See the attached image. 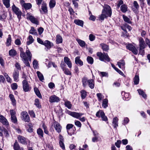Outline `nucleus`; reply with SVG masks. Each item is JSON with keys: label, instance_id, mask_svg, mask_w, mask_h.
<instances>
[{"label": "nucleus", "instance_id": "nucleus-38", "mask_svg": "<svg viewBox=\"0 0 150 150\" xmlns=\"http://www.w3.org/2000/svg\"><path fill=\"white\" fill-rule=\"evenodd\" d=\"M139 76L137 75H136L134 78V82L135 84L137 85L139 83Z\"/></svg>", "mask_w": 150, "mask_h": 150}, {"label": "nucleus", "instance_id": "nucleus-26", "mask_svg": "<svg viewBox=\"0 0 150 150\" xmlns=\"http://www.w3.org/2000/svg\"><path fill=\"white\" fill-rule=\"evenodd\" d=\"M64 105L68 109H70L71 108L72 105L70 101L67 100L65 101Z\"/></svg>", "mask_w": 150, "mask_h": 150}, {"label": "nucleus", "instance_id": "nucleus-63", "mask_svg": "<svg viewBox=\"0 0 150 150\" xmlns=\"http://www.w3.org/2000/svg\"><path fill=\"white\" fill-rule=\"evenodd\" d=\"M29 113L30 115L33 117H35V114L33 110H30L29 111Z\"/></svg>", "mask_w": 150, "mask_h": 150}, {"label": "nucleus", "instance_id": "nucleus-57", "mask_svg": "<svg viewBox=\"0 0 150 150\" xmlns=\"http://www.w3.org/2000/svg\"><path fill=\"white\" fill-rule=\"evenodd\" d=\"M11 88L13 90H16L18 87V85L16 83H14L12 84L11 85Z\"/></svg>", "mask_w": 150, "mask_h": 150}, {"label": "nucleus", "instance_id": "nucleus-1", "mask_svg": "<svg viewBox=\"0 0 150 150\" xmlns=\"http://www.w3.org/2000/svg\"><path fill=\"white\" fill-rule=\"evenodd\" d=\"M21 57L24 63L26 66L30 67V64L28 62V60L30 61L32 57V54L29 51L28 48L27 47L26 49L25 53L23 51V49L21 48H20Z\"/></svg>", "mask_w": 150, "mask_h": 150}, {"label": "nucleus", "instance_id": "nucleus-48", "mask_svg": "<svg viewBox=\"0 0 150 150\" xmlns=\"http://www.w3.org/2000/svg\"><path fill=\"white\" fill-rule=\"evenodd\" d=\"M133 6L136 10H137L139 8V6L136 1H134L133 3Z\"/></svg>", "mask_w": 150, "mask_h": 150}, {"label": "nucleus", "instance_id": "nucleus-5", "mask_svg": "<svg viewBox=\"0 0 150 150\" xmlns=\"http://www.w3.org/2000/svg\"><path fill=\"white\" fill-rule=\"evenodd\" d=\"M23 88V91L25 92H28L30 91L31 88L30 87L28 83L27 80L24 79L22 81Z\"/></svg>", "mask_w": 150, "mask_h": 150}, {"label": "nucleus", "instance_id": "nucleus-43", "mask_svg": "<svg viewBox=\"0 0 150 150\" xmlns=\"http://www.w3.org/2000/svg\"><path fill=\"white\" fill-rule=\"evenodd\" d=\"M81 97L82 98H85L87 95L86 91L85 90H83L81 91Z\"/></svg>", "mask_w": 150, "mask_h": 150}, {"label": "nucleus", "instance_id": "nucleus-30", "mask_svg": "<svg viewBox=\"0 0 150 150\" xmlns=\"http://www.w3.org/2000/svg\"><path fill=\"white\" fill-rule=\"evenodd\" d=\"M100 115L101 117L102 120L104 121H107L108 120V118L106 116H105L104 112L103 111H101L100 112Z\"/></svg>", "mask_w": 150, "mask_h": 150}, {"label": "nucleus", "instance_id": "nucleus-54", "mask_svg": "<svg viewBox=\"0 0 150 150\" xmlns=\"http://www.w3.org/2000/svg\"><path fill=\"white\" fill-rule=\"evenodd\" d=\"M63 141L61 140H60L59 141V144L60 146L63 149H65L64 144L63 142Z\"/></svg>", "mask_w": 150, "mask_h": 150}, {"label": "nucleus", "instance_id": "nucleus-18", "mask_svg": "<svg viewBox=\"0 0 150 150\" xmlns=\"http://www.w3.org/2000/svg\"><path fill=\"white\" fill-rule=\"evenodd\" d=\"M9 97L12 102V105L15 106L16 104V101L14 97V96L12 94H10Z\"/></svg>", "mask_w": 150, "mask_h": 150}, {"label": "nucleus", "instance_id": "nucleus-24", "mask_svg": "<svg viewBox=\"0 0 150 150\" xmlns=\"http://www.w3.org/2000/svg\"><path fill=\"white\" fill-rule=\"evenodd\" d=\"M100 45L104 51H107L108 50L109 47L108 45L104 43H101L100 44Z\"/></svg>", "mask_w": 150, "mask_h": 150}, {"label": "nucleus", "instance_id": "nucleus-31", "mask_svg": "<svg viewBox=\"0 0 150 150\" xmlns=\"http://www.w3.org/2000/svg\"><path fill=\"white\" fill-rule=\"evenodd\" d=\"M37 133L40 137H43V132L41 128H39L37 130Z\"/></svg>", "mask_w": 150, "mask_h": 150}, {"label": "nucleus", "instance_id": "nucleus-60", "mask_svg": "<svg viewBox=\"0 0 150 150\" xmlns=\"http://www.w3.org/2000/svg\"><path fill=\"white\" fill-rule=\"evenodd\" d=\"M4 134L6 137H9V134L7 130L5 128L3 129Z\"/></svg>", "mask_w": 150, "mask_h": 150}, {"label": "nucleus", "instance_id": "nucleus-25", "mask_svg": "<svg viewBox=\"0 0 150 150\" xmlns=\"http://www.w3.org/2000/svg\"><path fill=\"white\" fill-rule=\"evenodd\" d=\"M76 41L82 47L85 46L86 43L83 41L78 39H76Z\"/></svg>", "mask_w": 150, "mask_h": 150}, {"label": "nucleus", "instance_id": "nucleus-62", "mask_svg": "<svg viewBox=\"0 0 150 150\" xmlns=\"http://www.w3.org/2000/svg\"><path fill=\"white\" fill-rule=\"evenodd\" d=\"M144 48H139V53L142 55H143L144 54Z\"/></svg>", "mask_w": 150, "mask_h": 150}, {"label": "nucleus", "instance_id": "nucleus-8", "mask_svg": "<svg viewBox=\"0 0 150 150\" xmlns=\"http://www.w3.org/2000/svg\"><path fill=\"white\" fill-rule=\"evenodd\" d=\"M127 48L132 51L135 54H138V51L137 49L133 45L131 44H129L126 46Z\"/></svg>", "mask_w": 150, "mask_h": 150}, {"label": "nucleus", "instance_id": "nucleus-40", "mask_svg": "<svg viewBox=\"0 0 150 150\" xmlns=\"http://www.w3.org/2000/svg\"><path fill=\"white\" fill-rule=\"evenodd\" d=\"M56 4L55 0H51L49 3V6L50 8H54Z\"/></svg>", "mask_w": 150, "mask_h": 150}, {"label": "nucleus", "instance_id": "nucleus-11", "mask_svg": "<svg viewBox=\"0 0 150 150\" xmlns=\"http://www.w3.org/2000/svg\"><path fill=\"white\" fill-rule=\"evenodd\" d=\"M49 101L50 102L57 103L60 101V98L55 95H53L51 96L49 98Z\"/></svg>", "mask_w": 150, "mask_h": 150}, {"label": "nucleus", "instance_id": "nucleus-9", "mask_svg": "<svg viewBox=\"0 0 150 150\" xmlns=\"http://www.w3.org/2000/svg\"><path fill=\"white\" fill-rule=\"evenodd\" d=\"M27 19H29L32 23L38 25V24L37 19L35 17L31 15L30 13H28L26 15Z\"/></svg>", "mask_w": 150, "mask_h": 150}, {"label": "nucleus", "instance_id": "nucleus-23", "mask_svg": "<svg viewBox=\"0 0 150 150\" xmlns=\"http://www.w3.org/2000/svg\"><path fill=\"white\" fill-rule=\"evenodd\" d=\"M36 73L40 80L41 81H43L44 80V78L42 74L38 71H37Z\"/></svg>", "mask_w": 150, "mask_h": 150}, {"label": "nucleus", "instance_id": "nucleus-42", "mask_svg": "<svg viewBox=\"0 0 150 150\" xmlns=\"http://www.w3.org/2000/svg\"><path fill=\"white\" fill-rule=\"evenodd\" d=\"M73 127V125L71 124H69L67 125L66 126V129L67 130L68 134L69 135H71V134L69 132V130L71 128H72Z\"/></svg>", "mask_w": 150, "mask_h": 150}, {"label": "nucleus", "instance_id": "nucleus-28", "mask_svg": "<svg viewBox=\"0 0 150 150\" xmlns=\"http://www.w3.org/2000/svg\"><path fill=\"white\" fill-rule=\"evenodd\" d=\"M11 35H8V37L7 39L6 44L7 46H9L11 45Z\"/></svg>", "mask_w": 150, "mask_h": 150}, {"label": "nucleus", "instance_id": "nucleus-50", "mask_svg": "<svg viewBox=\"0 0 150 150\" xmlns=\"http://www.w3.org/2000/svg\"><path fill=\"white\" fill-rule=\"evenodd\" d=\"M7 16V14L6 13H3L0 16V20L3 21L6 18Z\"/></svg>", "mask_w": 150, "mask_h": 150}, {"label": "nucleus", "instance_id": "nucleus-41", "mask_svg": "<svg viewBox=\"0 0 150 150\" xmlns=\"http://www.w3.org/2000/svg\"><path fill=\"white\" fill-rule=\"evenodd\" d=\"M41 9L44 13H46L47 12V9L46 4L43 3L42 4Z\"/></svg>", "mask_w": 150, "mask_h": 150}, {"label": "nucleus", "instance_id": "nucleus-32", "mask_svg": "<svg viewBox=\"0 0 150 150\" xmlns=\"http://www.w3.org/2000/svg\"><path fill=\"white\" fill-rule=\"evenodd\" d=\"M29 41L27 42L26 44L27 45H29L34 42V40L32 36L31 35H29L28 37Z\"/></svg>", "mask_w": 150, "mask_h": 150}, {"label": "nucleus", "instance_id": "nucleus-10", "mask_svg": "<svg viewBox=\"0 0 150 150\" xmlns=\"http://www.w3.org/2000/svg\"><path fill=\"white\" fill-rule=\"evenodd\" d=\"M68 114L71 116L77 119H79L80 117L83 115V113L71 111H69L68 112Z\"/></svg>", "mask_w": 150, "mask_h": 150}, {"label": "nucleus", "instance_id": "nucleus-46", "mask_svg": "<svg viewBox=\"0 0 150 150\" xmlns=\"http://www.w3.org/2000/svg\"><path fill=\"white\" fill-rule=\"evenodd\" d=\"M62 70L65 74L67 75H71V72L68 69L65 68L63 69Z\"/></svg>", "mask_w": 150, "mask_h": 150}, {"label": "nucleus", "instance_id": "nucleus-64", "mask_svg": "<svg viewBox=\"0 0 150 150\" xmlns=\"http://www.w3.org/2000/svg\"><path fill=\"white\" fill-rule=\"evenodd\" d=\"M99 74H101L102 77L108 76V74L106 72H100Z\"/></svg>", "mask_w": 150, "mask_h": 150}, {"label": "nucleus", "instance_id": "nucleus-29", "mask_svg": "<svg viewBox=\"0 0 150 150\" xmlns=\"http://www.w3.org/2000/svg\"><path fill=\"white\" fill-rule=\"evenodd\" d=\"M34 91L37 96L40 98H41L42 96L38 89L35 87L34 88Z\"/></svg>", "mask_w": 150, "mask_h": 150}, {"label": "nucleus", "instance_id": "nucleus-58", "mask_svg": "<svg viewBox=\"0 0 150 150\" xmlns=\"http://www.w3.org/2000/svg\"><path fill=\"white\" fill-rule=\"evenodd\" d=\"M75 125L79 127H81V122L79 121H76L75 122Z\"/></svg>", "mask_w": 150, "mask_h": 150}, {"label": "nucleus", "instance_id": "nucleus-2", "mask_svg": "<svg viewBox=\"0 0 150 150\" xmlns=\"http://www.w3.org/2000/svg\"><path fill=\"white\" fill-rule=\"evenodd\" d=\"M82 82L83 87H86L87 85L91 89H93L94 86V82L93 79L88 80L86 77H84L82 79Z\"/></svg>", "mask_w": 150, "mask_h": 150}, {"label": "nucleus", "instance_id": "nucleus-36", "mask_svg": "<svg viewBox=\"0 0 150 150\" xmlns=\"http://www.w3.org/2000/svg\"><path fill=\"white\" fill-rule=\"evenodd\" d=\"M10 0H3L4 5L7 8H8L10 6Z\"/></svg>", "mask_w": 150, "mask_h": 150}, {"label": "nucleus", "instance_id": "nucleus-56", "mask_svg": "<svg viewBox=\"0 0 150 150\" xmlns=\"http://www.w3.org/2000/svg\"><path fill=\"white\" fill-rule=\"evenodd\" d=\"M89 40L91 41H92L95 40L96 37L95 36L93 35L92 34H90L89 36Z\"/></svg>", "mask_w": 150, "mask_h": 150}, {"label": "nucleus", "instance_id": "nucleus-16", "mask_svg": "<svg viewBox=\"0 0 150 150\" xmlns=\"http://www.w3.org/2000/svg\"><path fill=\"white\" fill-rule=\"evenodd\" d=\"M43 45L48 49H50L53 45V43L47 40H45L44 42Z\"/></svg>", "mask_w": 150, "mask_h": 150}, {"label": "nucleus", "instance_id": "nucleus-45", "mask_svg": "<svg viewBox=\"0 0 150 150\" xmlns=\"http://www.w3.org/2000/svg\"><path fill=\"white\" fill-rule=\"evenodd\" d=\"M87 60L89 63L91 64H93V59L92 57L88 56L87 58Z\"/></svg>", "mask_w": 150, "mask_h": 150}, {"label": "nucleus", "instance_id": "nucleus-47", "mask_svg": "<svg viewBox=\"0 0 150 150\" xmlns=\"http://www.w3.org/2000/svg\"><path fill=\"white\" fill-rule=\"evenodd\" d=\"M35 105L37 107L39 108H41V106L40 105L39 100L38 99H36L35 100Z\"/></svg>", "mask_w": 150, "mask_h": 150}, {"label": "nucleus", "instance_id": "nucleus-21", "mask_svg": "<svg viewBox=\"0 0 150 150\" xmlns=\"http://www.w3.org/2000/svg\"><path fill=\"white\" fill-rule=\"evenodd\" d=\"M18 139L19 142L22 144H25L26 143L25 139L21 136L19 135L18 136Z\"/></svg>", "mask_w": 150, "mask_h": 150}, {"label": "nucleus", "instance_id": "nucleus-13", "mask_svg": "<svg viewBox=\"0 0 150 150\" xmlns=\"http://www.w3.org/2000/svg\"><path fill=\"white\" fill-rule=\"evenodd\" d=\"M139 48H145L146 46L145 43V42L143 38H140L139 39Z\"/></svg>", "mask_w": 150, "mask_h": 150}, {"label": "nucleus", "instance_id": "nucleus-33", "mask_svg": "<svg viewBox=\"0 0 150 150\" xmlns=\"http://www.w3.org/2000/svg\"><path fill=\"white\" fill-rule=\"evenodd\" d=\"M118 119L116 117L114 118L113 119L112 124L115 128H116L118 126Z\"/></svg>", "mask_w": 150, "mask_h": 150}, {"label": "nucleus", "instance_id": "nucleus-35", "mask_svg": "<svg viewBox=\"0 0 150 150\" xmlns=\"http://www.w3.org/2000/svg\"><path fill=\"white\" fill-rule=\"evenodd\" d=\"M138 92L140 95L142 96L144 98H146V95L145 93L141 89H139L137 90Z\"/></svg>", "mask_w": 150, "mask_h": 150}, {"label": "nucleus", "instance_id": "nucleus-20", "mask_svg": "<svg viewBox=\"0 0 150 150\" xmlns=\"http://www.w3.org/2000/svg\"><path fill=\"white\" fill-rule=\"evenodd\" d=\"M9 56L13 57L16 56L17 54V53L16 50L14 49H12L9 51Z\"/></svg>", "mask_w": 150, "mask_h": 150}, {"label": "nucleus", "instance_id": "nucleus-52", "mask_svg": "<svg viewBox=\"0 0 150 150\" xmlns=\"http://www.w3.org/2000/svg\"><path fill=\"white\" fill-rule=\"evenodd\" d=\"M11 119L12 122L14 123H17V120L16 116L11 117Z\"/></svg>", "mask_w": 150, "mask_h": 150}, {"label": "nucleus", "instance_id": "nucleus-44", "mask_svg": "<svg viewBox=\"0 0 150 150\" xmlns=\"http://www.w3.org/2000/svg\"><path fill=\"white\" fill-rule=\"evenodd\" d=\"M108 100L107 99H105L103 100V103L102 106L104 108H106L108 106Z\"/></svg>", "mask_w": 150, "mask_h": 150}, {"label": "nucleus", "instance_id": "nucleus-53", "mask_svg": "<svg viewBox=\"0 0 150 150\" xmlns=\"http://www.w3.org/2000/svg\"><path fill=\"white\" fill-rule=\"evenodd\" d=\"M20 146L18 143L16 142L14 144V148L15 150H19L20 149Z\"/></svg>", "mask_w": 150, "mask_h": 150}, {"label": "nucleus", "instance_id": "nucleus-15", "mask_svg": "<svg viewBox=\"0 0 150 150\" xmlns=\"http://www.w3.org/2000/svg\"><path fill=\"white\" fill-rule=\"evenodd\" d=\"M0 122L3 125H8V122L7 119L3 115H0Z\"/></svg>", "mask_w": 150, "mask_h": 150}, {"label": "nucleus", "instance_id": "nucleus-12", "mask_svg": "<svg viewBox=\"0 0 150 150\" xmlns=\"http://www.w3.org/2000/svg\"><path fill=\"white\" fill-rule=\"evenodd\" d=\"M53 124L57 132L60 133L61 132L62 127L60 124L57 122L55 121Z\"/></svg>", "mask_w": 150, "mask_h": 150}, {"label": "nucleus", "instance_id": "nucleus-34", "mask_svg": "<svg viewBox=\"0 0 150 150\" xmlns=\"http://www.w3.org/2000/svg\"><path fill=\"white\" fill-rule=\"evenodd\" d=\"M23 6L24 7L25 9L26 10H28L31 8L32 5L31 4L29 3H24L23 5Z\"/></svg>", "mask_w": 150, "mask_h": 150}, {"label": "nucleus", "instance_id": "nucleus-61", "mask_svg": "<svg viewBox=\"0 0 150 150\" xmlns=\"http://www.w3.org/2000/svg\"><path fill=\"white\" fill-rule=\"evenodd\" d=\"M33 64L35 68L37 67L38 66V62L35 59L34 60Z\"/></svg>", "mask_w": 150, "mask_h": 150}, {"label": "nucleus", "instance_id": "nucleus-17", "mask_svg": "<svg viewBox=\"0 0 150 150\" xmlns=\"http://www.w3.org/2000/svg\"><path fill=\"white\" fill-rule=\"evenodd\" d=\"M64 60L68 67L69 68H71L72 67V64L70 61L69 59L67 57H65L64 58Z\"/></svg>", "mask_w": 150, "mask_h": 150}, {"label": "nucleus", "instance_id": "nucleus-14", "mask_svg": "<svg viewBox=\"0 0 150 150\" xmlns=\"http://www.w3.org/2000/svg\"><path fill=\"white\" fill-rule=\"evenodd\" d=\"M19 76V72L18 71L15 70L13 74V76L14 81L17 82L18 81Z\"/></svg>", "mask_w": 150, "mask_h": 150}, {"label": "nucleus", "instance_id": "nucleus-59", "mask_svg": "<svg viewBox=\"0 0 150 150\" xmlns=\"http://www.w3.org/2000/svg\"><path fill=\"white\" fill-rule=\"evenodd\" d=\"M127 7L125 4L122 5V12H125L127 10Z\"/></svg>", "mask_w": 150, "mask_h": 150}, {"label": "nucleus", "instance_id": "nucleus-51", "mask_svg": "<svg viewBox=\"0 0 150 150\" xmlns=\"http://www.w3.org/2000/svg\"><path fill=\"white\" fill-rule=\"evenodd\" d=\"M98 98V100L100 101L103 98L104 96L100 93H98L96 94Z\"/></svg>", "mask_w": 150, "mask_h": 150}, {"label": "nucleus", "instance_id": "nucleus-6", "mask_svg": "<svg viewBox=\"0 0 150 150\" xmlns=\"http://www.w3.org/2000/svg\"><path fill=\"white\" fill-rule=\"evenodd\" d=\"M12 9L13 11L17 15L18 18L19 19L22 15V12L14 4L12 6Z\"/></svg>", "mask_w": 150, "mask_h": 150}, {"label": "nucleus", "instance_id": "nucleus-27", "mask_svg": "<svg viewBox=\"0 0 150 150\" xmlns=\"http://www.w3.org/2000/svg\"><path fill=\"white\" fill-rule=\"evenodd\" d=\"M56 41L57 44L62 43V37L59 35H57L56 37Z\"/></svg>", "mask_w": 150, "mask_h": 150}, {"label": "nucleus", "instance_id": "nucleus-37", "mask_svg": "<svg viewBox=\"0 0 150 150\" xmlns=\"http://www.w3.org/2000/svg\"><path fill=\"white\" fill-rule=\"evenodd\" d=\"M122 17L125 22L127 23H131V21L130 19L127 16L125 15H122Z\"/></svg>", "mask_w": 150, "mask_h": 150}, {"label": "nucleus", "instance_id": "nucleus-19", "mask_svg": "<svg viewBox=\"0 0 150 150\" xmlns=\"http://www.w3.org/2000/svg\"><path fill=\"white\" fill-rule=\"evenodd\" d=\"M74 22L76 25L83 27V22L82 20L79 19H75Z\"/></svg>", "mask_w": 150, "mask_h": 150}, {"label": "nucleus", "instance_id": "nucleus-3", "mask_svg": "<svg viewBox=\"0 0 150 150\" xmlns=\"http://www.w3.org/2000/svg\"><path fill=\"white\" fill-rule=\"evenodd\" d=\"M97 55L99 57L100 60L101 61H103L105 60L109 62L110 61V59L107 53H102L101 52H98Z\"/></svg>", "mask_w": 150, "mask_h": 150}, {"label": "nucleus", "instance_id": "nucleus-22", "mask_svg": "<svg viewBox=\"0 0 150 150\" xmlns=\"http://www.w3.org/2000/svg\"><path fill=\"white\" fill-rule=\"evenodd\" d=\"M80 57L79 56L77 57L75 59V63L77 64H79L82 66L83 65V62L80 59Z\"/></svg>", "mask_w": 150, "mask_h": 150}, {"label": "nucleus", "instance_id": "nucleus-39", "mask_svg": "<svg viewBox=\"0 0 150 150\" xmlns=\"http://www.w3.org/2000/svg\"><path fill=\"white\" fill-rule=\"evenodd\" d=\"M29 33L36 35H37V32L36 30H35L34 28L32 27L31 28V29L29 31Z\"/></svg>", "mask_w": 150, "mask_h": 150}, {"label": "nucleus", "instance_id": "nucleus-7", "mask_svg": "<svg viewBox=\"0 0 150 150\" xmlns=\"http://www.w3.org/2000/svg\"><path fill=\"white\" fill-rule=\"evenodd\" d=\"M21 114L22 115L21 117L22 119L26 122H29L30 120V117L28 114L25 111H23Z\"/></svg>", "mask_w": 150, "mask_h": 150}, {"label": "nucleus", "instance_id": "nucleus-49", "mask_svg": "<svg viewBox=\"0 0 150 150\" xmlns=\"http://www.w3.org/2000/svg\"><path fill=\"white\" fill-rule=\"evenodd\" d=\"M108 16H107L105 13H103V12H102V14L99 16V19L100 20L103 21L104 18H106Z\"/></svg>", "mask_w": 150, "mask_h": 150}, {"label": "nucleus", "instance_id": "nucleus-55", "mask_svg": "<svg viewBox=\"0 0 150 150\" xmlns=\"http://www.w3.org/2000/svg\"><path fill=\"white\" fill-rule=\"evenodd\" d=\"M42 127L44 130V132L46 134H48L49 132L47 129V127L44 124H43Z\"/></svg>", "mask_w": 150, "mask_h": 150}, {"label": "nucleus", "instance_id": "nucleus-4", "mask_svg": "<svg viewBox=\"0 0 150 150\" xmlns=\"http://www.w3.org/2000/svg\"><path fill=\"white\" fill-rule=\"evenodd\" d=\"M103 13H105L108 17H110L112 14V11L110 7L108 5H105L102 11Z\"/></svg>", "mask_w": 150, "mask_h": 150}]
</instances>
